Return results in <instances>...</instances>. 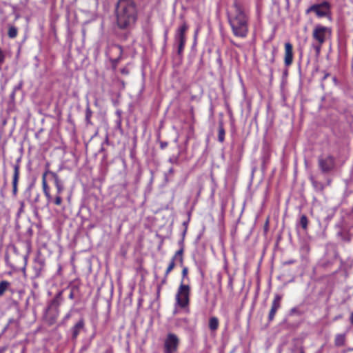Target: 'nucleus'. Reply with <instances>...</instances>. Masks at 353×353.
Masks as SVG:
<instances>
[{"label": "nucleus", "instance_id": "f257e3e1", "mask_svg": "<svg viewBox=\"0 0 353 353\" xmlns=\"http://www.w3.org/2000/svg\"><path fill=\"white\" fill-rule=\"evenodd\" d=\"M233 12L227 13V19L232 34L245 39L249 34L250 8L239 0H234Z\"/></svg>", "mask_w": 353, "mask_h": 353}, {"label": "nucleus", "instance_id": "f03ea898", "mask_svg": "<svg viewBox=\"0 0 353 353\" xmlns=\"http://www.w3.org/2000/svg\"><path fill=\"white\" fill-rule=\"evenodd\" d=\"M41 185L47 203L57 206L61 205V194L65 190L64 181L57 172L50 170L48 163L42 174Z\"/></svg>", "mask_w": 353, "mask_h": 353}, {"label": "nucleus", "instance_id": "7ed1b4c3", "mask_svg": "<svg viewBox=\"0 0 353 353\" xmlns=\"http://www.w3.org/2000/svg\"><path fill=\"white\" fill-rule=\"evenodd\" d=\"M116 24L118 28L131 30L138 19V11L134 0H118L115 8Z\"/></svg>", "mask_w": 353, "mask_h": 353}, {"label": "nucleus", "instance_id": "20e7f679", "mask_svg": "<svg viewBox=\"0 0 353 353\" xmlns=\"http://www.w3.org/2000/svg\"><path fill=\"white\" fill-rule=\"evenodd\" d=\"M190 293V285L180 283L175 295V305L181 309L189 310Z\"/></svg>", "mask_w": 353, "mask_h": 353}, {"label": "nucleus", "instance_id": "39448f33", "mask_svg": "<svg viewBox=\"0 0 353 353\" xmlns=\"http://www.w3.org/2000/svg\"><path fill=\"white\" fill-rule=\"evenodd\" d=\"M189 29V26L185 21L177 28L174 34V41L178 44L177 52L181 55L185 48L186 43V32Z\"/></svg>", "mask_w": 353, "mask_h": 353}, {"label": "nucleus", "instance_id": "423d86ee", "mask_svg": "<svg viewBox=\"0 0 353 353\" xmlns=\"http://www.w3.org/2000/svg\"><path fill=\"white\" fill-rule=\"evenodd\" d=\"M312 35L316 42L323 44L327 39L331 37L332 30L322 25H316L312 31Z\"/></svg>", "mask_w": 353, "mask_h": 353}, {"label": "nucleus", "instance_id": "0eeeda50", "mask_svg": "<svg viewBox=\"0 0 353 353\" xmlns=\"http://www.w3.org/2000/svg\"><path fill=\"white\" fill-rule=\"evenodd\" d=\"M180 339L174 333H168L163 342V353H176L178 351Z\"/></svg>", "mask_w": 353, "mask_h": 353}, {"label": "nucleus", "instance_id": "6e6552de", "mask_svg": "<svg viewBox=\"0 0 353 353\" xmlns=\"http://www.w3.org/2000/svg\"><path fill=\"white\" fill-rule=\"evenodd\" d=\"M331 5L324 1L321 3L313 4L306 10V13L314 12L317 17L323 18L327 17L330 14Z\"/></svg>", "mask_w": 353, "mask_h": 353}, {"label": "nucleus", "instance_id": "1a4fd4ad", "mask_svg": "<svg viewBox=\"0 0 353 353\" xmlns=\"http://www.w3.org/2000/svg\"><path fill=\"white\" fill-rule=\"evenodd\" d=\"M318 166L322 173L330 172L335 168L336 159L331 154L321 155L318 157Z\"/></svg>", "mask_w": 353, "mask_h": 353}, {"label": "nucleus", "instance_id": "9d476101", "mask_svg": "<svg viewBox=\"0 0 353 353\" xmlns=\"http://www.w3.org/2000/svg\"><path fill=\"white\" fill-rule=\"evenodd\" d=\"M281 300L282 296L281 294H274V299L271 304V307L268 316V321L269 323L272 322L274 319L277 311L281 308Z\"/></svg>", "mask_w": 353, "mask_h": 353}, {"label": "nucleus", "instance_id": "9b49d317", "mask_svg": "<svg viewBox=\"0 0 353 353\" xmlns=\"http://www.w3.org/2000/svg\"><path fill=\"white\" fill-rule=\"evenodd\" d=\"M59 316V310L47 307L46 309L43 320L49 326H52L56 323Z\"/></svg>", "mask_w": 353, "mask_h": 353}, {"label": "nucleus", "instance_id": "f8f14e48", "mask_svg": "<svg viewBox=\"0 0 353 353\" xmlns=\"http://www.w3.org/2000/svg\"><path fill=\"white\" fill-rule=\"evenodd\" d=\"M284 65L288 68L293 63L294 54H293V46L290 42H286L284 45Z\"/></svg>", "mask_w": 353, "mask_h": 353}, {"label": "nucleus", "instance_id": "ddd939ff", "mask_svg": "<svg viewBox=\"0 0 353 353\" xmlns=\"http://www.w3.org/2000/svg\"><path fill=\"white\" fill-rule=\"evenodd\" d=\"M46 265L45 259L41 256H37L34 259L33 262V271L36 277L41 276Z\"/></svg>", "mask_w": 353, "mask_h": 353}, {"label": "nucleus", "instance_id": "4468645a", "mask_svg": "<svg viewBox=\"0 0 353 353\" xmlns=\"http://www.w3.org/2000/svg\"><path fill=\"white\" fill-rule=\"evenodd\" d=\"M123 51V48L120 45L111 44L108 48V54L110 57H122Z\"/></svg>", "mask_w": 353, "mask_h": 353}, {"label": "nucleus", "instance_id": "2eb2a0df", "mask_svg": "<svg viewBox=\"0 0 353 353\" xmlns=\"http://www.w3.org/2000/svg\"><path fill=\"white\" fill-rule=\"evenodd\" d=\"M84 327L85 321L84 319L81 318L77 323L74 324V325L71 329L72 339H77L80 332L83 330Z\"/></svg>", "mask_w": 353, "mask_h": 353}, {"label": "nucleus", "instance_id": "dca6fc26", "mask_svg": "<svg viewBox=\"0 0 353 353\" xmlns=\"http://www.w3.org/2000/svg\"><path fill=\"white\" fill-rule=\"evenodd\" d=\"M13 168V174H12V184L15 185L18 184L19 176H20V168H21V158H18L16 160V162L12 165Z\"/></svg>", "mask_w": 353, "mask_h": 353}, {"label": "nucleus", "instance_id": "f3484780", "mask_svg": "<svg viewBox=\"0 0 353 353\" xmlns=\"http://www.w3.org/2000/svg\"><path fill=\"white\" fill-rule=\"evenodd\" d=\"M181 248L177 250L174 255L172 257V259L174 261H179L180 265L182 266L183 264V240H181Z\"/></svg>", "mask_w": 353, "mask_h": 353}, {"label": "nucleus", "instance_id": "a211bd4d", "mask_svg": "<svg viewBox=\"0 0 353 353\" xmlns=\"http://www.w3.org/2000/svg\"><path fill=\"white\" fill-rule=\"evenodd\" d=\"M334 343L336 347H343L346 343V334H336L334 336Z\"/></svg>", "mask_w": 353, "mask_h": 353}, {"label": "nucleus", "instance_id": "6ab92c4d", "mask_svg": "<svg viewBox=\"0 0 353 353\" xmlns=\"http://www.w3.org/2000/svg\"><path fill=\"white\" fill-rule=\"evenodd\" d=\"M310 181L316 192H323L325 189V185L320 181L314 179L313 176L310 177Z\"/></svg>", "mask_w": 353, "mask_h": 353}, {"label": "nucleus", "instance_id": "aec40b11", "mask_svg": "<svg viewBox=\"0 0 353 353\" xmlns=\"http://www.w3.org/2000/svg\"><path fill=\"white\" fill-rule=\"evenodd\" d=\"M225 130L224 129L223 122L222 121H220L219 122L218 127V141L221 143H223L225 141Z\"/></svg>", "mask_w": 353, "mask_h": 353}, {"label": "nucleus", "instance_id": "412c9836", "mask_svg": "<svg viewBox=\"0 0 353 353\" xmlns=\"http://www.w3.org/2000/svg\"><path fill=\"white\" fill-rule=\"evenodd\" d=\"M219 326V321L217 317L212 316L209 319L208 327L212 332L216 331Z\"/></svg>", "mask_w": 353, "mask_h": 353}, {"label": "nucleus", "instance_id": "4be33fe9", "mask_svg": "<svg viewBox=\"0 0 353 353\" xmlns=\"http://www.w3.org/2000/svg\"><path fill=\"white\" fill-rule=\"evenodd\" d=\"M93 112L92 111L89 104L86 105L85 112V120L87 125H92L93 122L91 120Z\"/></svg>", "mask_w": 353, "mask_h": 353}, {"label": "nucleus", "instance_id": "5701e85b", "mask_svg": "<svg viewBox=\"0 0 353 353\" xmlns=\"http://www.w3.org/2000/svg\"><path fill=\"white\" fill-rule=\"evenodd\" d=\"M309 220L306 215L302 214L300 217L299 225L303 230L306 231L308 228Z\"/></svg>", "mask_w": 353, "mask_h": 353}, {"label": "nucleus", "instance_id": "b1692460", "mask_svg": "<svg viewBox=\"0 0 353 353\" xmlns=\"http://www.w3.org/2000/svg\"><path fill=\"white\" fill-rule=\"evenodd\" d=\"M18 29L14 26H9L8 30V36L10 39H14L17 37Z\"/></svg>", "mask_w": 353, "mask_h": 353}, {"label": "nucleus", "instance_id": "393cba45", "mask_svg": "<svg viewBox=\"0 0 353 353\" xmlns=\"http://www.w3.org/2000/svg\"><path fill=\"white\" fill-rule=\"evenodd\" d=\"M10 285V283L8 281L3 280L0 281V296L4 294L5 292L8 289Z\"/></svg>", "mask_w": 353, "mask_h": 353}, {"label": "nucleus", "instance_id": "a878e982", "mask_svg": "<svg viewBox=\"0 0 353 353\" xmlns=\"http://www.w3.org/2000/svg\"><path fill=\"white\" fill-rule=\"evenodd\" d=\"M188 267H183L181 272V283H184L185 280L190 281V279L188 276Z\"/></svg>", "mask_w": 353, "mask_h": 353}, {"label": "nucleus", "instance_id": "bb28decb", "mask_svg": "<svg viewBox=\"0 0 353 353\" xmlns=\"http://www.w3.org/2000/svg\"><path fill=\"white\" fill-rule=\"evenodd\" d=\"M60 305H61V301L56 299L55 298H53V299L51 300V301L50 302L48 307L59 310V307Z\"/></svg>", "mask_w": 353, "mask_h": 353}, {"label": "nucleus", "instance_id": "cd10ccee", "mask_svg": "<svg viewBox=\"0 0 353 353\" xmlns=\"http://www.w3.org/2000/svg\"><path fill=\"white\" fill-rule=\"evenodd\" d=\"M174 267H175V261L173 260L172 259H171V261L165 272V276H168L169 274L173 270Z\"/></svg>", "mask_w": 353, "mask_h": 353}, {"label": "nucleus", "instance_id": "c85d7f7f", "mask_svg": "<svg viewBox=\"0 0 353 353\" xmlns=\"http://www.w3.org/2000/svg\"><path fill=\"white\" fill-rule=\"evenodd\" d=\"M110 59L112 63L113 69H115L117 67L119 61H121V57H110Z\"/></svg>", "mask_w": 353, "mask_h": 353}, {"label": "nucleus", "instance_id": "c756f323", "mask_svg": "<svg viewBox=\"0 0 353 353\" xmlns=\"http://www.w3.org/2000/svg\"><path fill=\"white\" fill-rule=\"evenodd\" d=\"M79 291V287L77 285H72L70 288V292L69 294L68 298L70 299H74L75 296V292Z\"/></svg>", "mask_w": 353, "mask_h": 353}, {"label": "nucleus", "instance_id": "7c9ffc66", "mask_svg": "<svg viewBox=\"0 0 353 353\" xmlns=\"http://www.w3.org/2000/svg\"><path fill=\"white\" fill-rule=\"evenodd\" d=\"M277 52H278L277 48L276 47H274L272 50L271 57L269 59L270 63L272 64V63H274Z\"/></svg>", "mask_w": 353, "mask_h": 353}, {"label": "nucleus", "instance_id": "2f4dec72", "mask_svg": "<svg viewBox=\"0 0 353 353\" xmlns=\"http://www.w3.org/2000/svg\"><path fill=\"white\" fill-rule=\"evenodd\" d=\"M323 45V44H320V43H319L317 42H316V43H313L312 44V46H313L314 49L315 50L316 53L317 55L320 54V52L321 50V48H322Z\"/></svg>", "mask_w": 353, "mask_h": 353}, {"label": "nucleus", "instance_id": "473e14b6", "mask_svg": "<svg viewBox=\"0 0 353 353\" xmlns=\"http://www.w3.org/2000/svg\"><path fill=\"white\" fill-rule=\"evenodd\" d=\"M20 208L18 210V215H20L21 213L24 212V208H25V203L24 201H21L19 202Z\"/></svg>", "mask_w": 353, "mask_h": 353}, {"label": "nucleus", "instance_id": "72a5a7b5", "mask_svg": "<svg viewBox=\"0 0 353 353\" xmlns=\"http://www.w3.org/2000/svg\"><path fill=\"white\" fill-rule=\"evenodd\" d=\"M5 58H6V55L3 52V51L0 48V64L1 65L3 64V62L5 61Z\"/></svg>", "mask_w": 353, "mask_h": 353}, {"label": "nucleus", "instance_id": "f704fd0d", "mask_svg": "<svg viewBox=\"0 0 353 353\" xmlns=\"http://www.w3.org/2000/svg\"><path fill=\"white\" fill-rule=\"evenodd\" d=\"M18 192V184L12 185V194L16 196Z\"/></svg>", "mask_w": 353, "mask_h": 353}, {"label": "nucleus", "instance_id": "c9c22d12", "mask_svg": "<svg viewBox=\"0 0 353 353\" xmlns=\"http://www.w3.org/2000/svg\"><path fill=\"white\" fill-rule=\"evenodd\" d=\"M168 145V143L167 141H160V148L161 150H164Z\"/></svg>", "mask_w": 353, "mask_h": 353}, {"label": "nucleus", "instance_id": "e433bc0d", "mask_svg": "<svg viewBox=\"0 0 353 353\" xmlns=\"http://www.w3.org/2000/svg\"><path fill=\"white\" fill-rule=\"evenodd\" d=\"M263 228L264 232L266 233L269 230V218H267Z\"/></svg>", "mask_w": 353, "mask_h": 353}, {"label": "nucleus", "instance_id": "4c0bfd02", "mask_svg": "<svg viewBox=\"0 0 353 353\" xmlns=\"http://www.w3.org/2000/svg\"><path fill=\"white\" fill-rule=\"evenodd\" d=\"M120 72L122 74L124 75H128L130 73L129 70L126 67L121 68Z\"/></svg>", "mask_w": 353, "mask_h": 353}, {"label": "nucleus", "instance_id": "58836bf2", "mask_svg": "<svg viewBox=\"0 0 353 353\" xmlns=\"http://www.w3.org/2000/svg\"><path fill=\"white\" fill-rule=\"evenodd\" d=\"M62 293H63V291H60L59 292L54 298H55L56 299L59 300V301H61L62 300Z\"/></svg>", "mask_w": 353, "mask_h": 353}, {"label": "nucleus", "instance_id": "ea45409f", "mask_svg": "<svg viewBox=\"0 0 353 353\" xmlns=\"http://www.w3.org/2000/svg\"><path fill=\"white\" fill-rule=\"evenodd\" d=\"M190 114H191V119H192V122H194L195 117H194V111L193 107H191V108H190Z\"/></svg>", "mask_w": 353, "mask_h": 353}, {"label": "nucleus", "instance_id": "a19ab883", "mask_svg": "<svg viewBox=\"0 0 353 353\" xmlns=\"http://www.w3.org/2000/svg\"><path fill=\"white\" fill-rule=\"evenodd\" d=\"M230 43H231L232 45H233V46H236V47H237V48H241V46L240 44L236 43L235 41H234V40H232V39H230Z\"/></svg>", "mask_w": 353, "mask_h": 353}, {"label": "nucleus", "instance_id": "79ce46f5", "mask_svg": "<svg viewBox=\"0 0 353 353\" xmlns=\"http://www.w3.org/2000/svg\"><path fill=\"white\" fill-rule=\"evenodd\" d=\"M168 276H165V274H164L163 279H162V281H161V285H165V284H166V283H167V280H168Z\"/></svg>", "mask_w": 353, "mask_h": 353}, {"label": "nucleus", "instance_id": "37998d69", "mask_svg": "<svg viewBox=\"0 0 353 353\" xmlns=\"http://www.w3.org/2000/svg\"><path fill=\"white\" fill-rule=\"evenodd\" d=\"M330 76V73L328 72H325V74L322 79V81H325L328 77Z\"/></svg>", "mask_w": 353, "mask_h": 353}, {"label": "nucleus", "instance_id": "c03bdc74", "mask_svg": "<svg viewBox=\"0 0 353 353\" xmlns=\"http://www.w3.org/2000/svg\"><path fill=\"white\" fill-rule=\"evenodd\" d=\"M350 321L351 324L353 325V312L350 314Z\"/></svg>", "mask_w": 353, "mask_h": 353}, {"label": "nucleus", "instance_id": "a18cd8bd", "mask_svg": "<svg viewBox=\"0 0 353 353\" xmlns=\"http://www.w3.org/2000/svg\"><path fill=\"white\" fill-rule=\"evenodd\" d=\"M105 353H114L113 352V350L112 347H110L108 348V350H106V351L105 352Z\"/></svg>", "mask_w": 353, "mask_h": 353}, {"label": "nucleus", "instance_id": "49530a36", "mask_svg": "<svg viewBox=\"0 0 353 353\" xmlns=\"http://www.w3.org/2000/svg\"><path fill=\"white\" fill-rule=\"evenodd\" d=\"M177 161V158H175L174 161L172 160V159H170V161L172 163L176 162Z\"/></svg>", "mask_w": 353, "mask_h": 353}, {"label": "nucleus", "instance_id": "de8ad7c7", "mask_svg": "<svg viewBox=\"0 0 353 353\" xmlns=\"http://www.w3.org/2000/svg\"><path fill=\"white\" fill-rule=\"evenodd\" d=\"M294 261H288V262H285V264H291V263H293Z\"/></svg>", "mask_w": 353, "mask_h": 353}, {"label": "nucleus", "instance_id": "09e8293b", "mask_svg": "<svg viewBox=\"0 0 353 353\" xmlns=\"http://www.w3.org/2000/svg\"><path fill=\"white\" fill-rule=\"evenodd\" d=\"M190 130H191L194 131V126H193V125H191V126L190 127Z\"/></svg>", "mask_w": 353, "mask_h": 353}, {"label": "nucleus", "instance_id": "8fccbe9b", "mask_svg": "<svg viewBox=\"0 0 353 353\" xmlns=\"http://www.w3.org/2000/svg\"><path fill=\"white\" fill-rule=\"evenodd\" d=\"M331 181H331V179H329V180L327 181V185H330V184L331 183Z\"/></svg>", "mask_w": 353, "mask_h": 353}, {"label": "nucleus", "instance_id": "3c124183", "mask_svg": "<svg viewBox=\"0 0 353 353\" xmlns=\"http://www.w3.org/2000/svg\"><path fill=\"white\" fill-rule=\"evenodd\" d=\"M300 353H305L303 349H301V351H300Z\"/></svg>", "mask_w": 353, "mask_h": 353}, {"label": "nucleus", "instance_id": "603ef678", "mask_svg": "<svg viewBox=\"0 0 353 353\" xmlns=\"http://www.w3.org/2000/svg\"><path fill=\"white\" fill-rule=\"evenodd\" d=\"M347 350H343L342 353H347Z\"/></svg>", "mask_w": 353, "mask_h": 353}, {"label": "nucleus", "instance_id": "864d4df0", "mask_svg": "<svg viewBox=\"0 0 353 353\" xmlns=\"http://www.w3.org/2000/svg\"><path fill=\"white\" fill-rule=\"evenodd\" d=\"M230 284H232V279H230Z\"/></svg>", "mask_w": 353, "mask_h": 353}]
</instances>
